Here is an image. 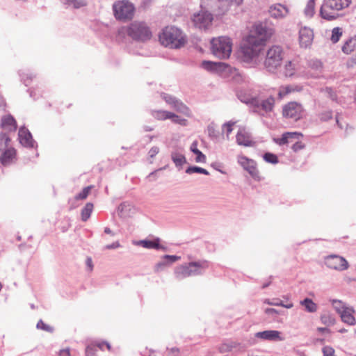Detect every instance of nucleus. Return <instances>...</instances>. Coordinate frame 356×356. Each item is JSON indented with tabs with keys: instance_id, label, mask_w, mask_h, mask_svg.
<instances>
[{
	"instance_id": "obj_1",
	"label": "nucleus",
	"mask_w": 356,
	"mask_h": 356,
	"mask_svg": "<svg viewBox=\"0 0 356 356\" xmlns=\"http://www.w3.org/2000/svg\"><path fill=\"white\" fill-rule=\"evenodd\" d=\"M273 33L274 29L268 26L266 22H256L241 46L238 52L241 61L247 65L256 63L266 42Z\"/></svg>"
},
{
	"instance_id": "obj_2",
	"label": "nucleus",
	"mask_w": 356,
	"mask_h": 356,
	"mask_svg": "<svg viewBox=\"0 0 356 356\" xmlns=\"http://www.w3.org/2000/svg\"><path fill=\"white\" fill-rule=\"evenodd\" d=\"M159 38L163 46L172 49H180L187 42L186 35L182 31L174 26L163 29Z\"/></svg>"
},
{
	"instance_id": "obj_3",
	"label": "nucleus",
	"mask_w": 356,
	"mask_h": 356,
	"mask_svg": "<svg viewBox=\"0 0 356 356\" xmlns=\"http://www.w3.org/2000/svg\"><path fill=\"white\" fill-rule=\"evenodd\" d=\"M208 267L209 262L206 260L191 261L176 267L174 272L175 277L177 280H181L190 276L201 275Z\"/></svg>"
},
{
	"instance_id": "obj_4",
	"label": "nucleus",
	"mask_w": 356,
	"mask_h": 356,
	"mask_svg": "<svg viewBox=\"0 0 356 356\" xmlns=\"http://www.w3.org/2000/svg\"><path fill=\"white\" fill-rule=\"evenodd\" d=\"M350 3L351 0H324L320 8V16L327 21L334 20L340 16L337 12Z\"/></svg>"
},
{
	"instance_id": "obj_5",
	"label": "nucleus",
	"mask_w": 356,
	"mask_h": 356,
	"mask_svg": "<svg viewBox=\"0 0 356 356\" xmlns=\"http://www.w3.org/2000/svg\"><path fill=\"white\" fill-rule=\"evenodd\" d=\"M112 9L116 20L126 22L133 19L136 8L129 0H118L113 3Z\"/></svg>"
},
{
	"instance_id": "obj_6",
	"label": "nucleus",
	"mask_w": 356,
	"mask_h": 356,
	"mask_svg": "<svg viewBox=\"0 0 356 356\" xmlns=\"http://www.w3.org/2000/svg\"><path fill=\"white\" fill-rule=\"evenodd\" d=\"M232 43L229 38L221 36L213 38L211 41L212 54L220 59H227L230 56Z\"/></svg>"
},
{
	"instance_id": "obj_7",
	"label": "nucleus",
	"mask_w": 356,
	"mask_h": 356,
	"mask_svg": "<svg viewBox=\"0 0 356 356\" xmlns=\"http://www.w3.org/2000/svg\"><path fill=\"white\" fill-rule=\"evenodd\" d=\"M284 51L280 45H273L266 54L264 66L268 72H274L282 65Z\"/></svg>"
},
{
	"instance_id": "obj_8",
	"label": "nucleus",
	"mask_w": 356,
	"mask_h": 356,
	"mask_svg": "<svg viewBox=\"0 0 356 356\" xmlns=\"http://www.w3.org/2000/svg\"><path fill=\"white\" fill-rule=\"evenodd\" d=\"M128 35L134 40L145 42L151 39L152 32L145 22H134L127 28Z\"/></svg>"
},
{
	"instance_id": "obj_9",
	"label": "nucleus",
	"mask_w": 356,
	"mask_h": 356,
	"mask_svg": "<svg viewBox=\"0 0 356 356\" xmlns=\"http://www.w3.org/2000/svg\"><path fill=\"white\" fill-rule=\"evenodd\" d=\"M237 161L254 180L257 181H261L262 178L257 168V163L254 160L249 159L244 155H238L237 156Z\"/></svg>"
},
{
	"instance_id": "obj_10",
	"label": "nucleus",
	"mask_w": 356,
	"mask_h": 356,
	"mask_svg": "<svg viewBox=\"0 0 356 356\" xmlns=\"http://www.w3.org/2000/svg\"><path fill=\"white\" fill-rule=\"evenodd\" d=\"M303 112L304 109L302 104L296 102H290L285 104L282 108L283 117L291 118L295 121L302 118Z\"/></svg>"
},
{
	"instance_id": "obj_11",
	"label": "nucleus",
	"mask_w": 356,
	"mask_h": 356,
	"mask_svg": "<svg viewBox=\"0 0 356 356\" xmlns=\"http://www.w3.org/2000/svg\"><path fill=\"white\" fill-rule=\"evenodd\" d=\"M243 0H217L218 14L222 15L227 13L236 14Z\"/></svg>"
},
{
	"instance_id": "obj_12",
	"label": "nucleus",
	"mask_w": 356,
	"mask_h": 356,
	"mask_svg": "<svg viewBox=\"0 0 356 356\" xmlns=\"http://www.w3.org/2000/svg\"><path fill=\"white\" fill-rule=\"evenodd\" d=\"M335 304L342 305V301L338 300H334L332 301V305L337 312V313L340 315V317L341 318V321L349 325H354L356 323L355 318L353 314V313L355 312L353 308H341L343 309L341 310V308L339 307H337Z\"/></svg>"
},
{
	"instance_id": "obj_13",
	"label": "nucleus",
	"mask_w": 356,
	"mask_h": 356,
	"mask_svg": "<svg viewBox=\"0 0 356 356\" xmlns=\"http://www.w3.org/2000/svg\"><path fill=\"white\" fill-rule=\"evenodd\" d=\"M325 265L329 268L344 270L348 268V263L346 259L337 254H330L325 257Z\"/></svg>"
},
{
	"instance_id": "obj_14",
	"label": "nucleus",
	"mask_w": 356,
	"mask_h": 356,
	"mask_svg": "<svg viewBox=\"0 0 356 356\" xmlns=\"http://www.w3.org/2000/svg\"><path fill=\"white\" fill-rule=\"evenodd\" d=\"M18 139L19 143L26 148H35L38 147V144L33 138V136L30 131L25 127H21L18 132Z\"/></svg>"
},
{
	"instance_id": "obj_15",
	"label": "nucleus",
	"mask_w": 356,
	"mask_h": 356,
	"mask_svg": "<svg viewBox=\"0 0 356 356\" xmlns=\"http://www.w3.org/2000/svg\"><path fill=\"white\" fill-rule=\"evenodd\" d=\"M212 16L207 12L195 13L192 20L195 27L206 29L212 21Z\"/></svg>"
},
{
	"instance_id": "obj_16",
	"label": "nucleus",
	"mask_w": 356,
	"mask_h": 356,
	"mask_svg": "<svg viewBox=\"0 0 356 356\" xmlns=\"http://www.w3.org/2000/svg\"><path fill=\"white\" fill-rule=\"evenodd\" d=\"M201 67L208 72L221 73L227 71L229 65L223 62L203 60L201 63Z\"/></svg>"
},
{
	"instance_id": "obj_17",
	"label": "nucleus",
	"mask_w": 356,
	"mask_h": 356,
	"mask_svg": "<svg viewBox=\"0 0 356 356\" xmlns=\"http://www.w3.org/2000/svg\"><path fill=\"white\" fill-rule=\"evenodd\" d=\"M255 337L258 339L270 341H280L284 340V338L281 337V332L280 331L273 330L258 332L255 334Z\"/></svg>"
},
{
	"instance_id": "obj_18",
	"label": "nucleus",
	"mask_w": 356,
	"mask_h": 356,
	"mask_svg": "<svg viewBox=\"0 0 356 356\" xmlns=\"http://www.w3.org/2000/svg\"><path fill=\"white\" fill-rule=\"evenodd\" d=\"M314 38L313 31L304 27L299 31V42L301 47L307 48L311 45Z\"/></svg>"
},
{
	"instance_id": "obj_19",
	"label": "nucleus",
	"mask_w": 356,
	"mask_h": 356,
	"mask_svg": "<svg viewBox=\"0 0 356 356\" xmlns=\"http://www.w3.org/2000/svg\"><path fill=\"white\" fill-rule=\"evenodd\" d=\"M303 135L298 131H293V132H285L284 133L280 138H274L273 141L279 145H284L286 144H289V143L292 142V140L296 139L299 140L300 138L302 137Z\"/></svg>"
},
{
	"instance_id": "obj_20",
	"label": "nucleus",
	"mask_w": 356,
	"mask_h": 356,
	"mask_svg": "<svg viewBox=\"0 0 356 356\" xmlns=\"http://www.w3.org/2000/svg\"><path fill=\"white\" fill-rule=\"evenodd\" d=\"M268 12L272 17L280 19L284 17L288 14L289 10L285 6L276 3L270 6Z\"/></svg>"
},
{
	"instance_id": "obj_21",
	"label": "nucleus",
	"mask_w": 356,
	"mask_h": 356,
	"mask_svg": "<svg viewBox=\"0 0 356 356\" xmlns=\"http://www.w3.org/2000/svg\"><path fill=\"white\" fill-rule=\"evenodd\" d=\"M138 245L147 249L162 250L166 251L168 248L160 244V238H156L154 240L144 239L138 242Z\"/></svg>"
},
{
	"instance_id": "obj_22",
	"label": "nucleus",
	"mask_w": 356,
	"mask_h": 356,
	"mask_svg": "<svg viewBox=\"0 0 356 356\" xmlns=\"http://www.w3.org/2000/svg\"><path fill=\"white\" fill-rule=\"evenodd\" d=\"M243 348L244 346L241 343L232 340H227L219 346L218 350L221 353H225L231 352L234 349L241 350Z\"/></svg>"
},
{
	"instance_id": "obj_23",
	"label": "nucleus",
	"mask_w": 356,
	"mask_h": 356,
	"mask_svg": "<svg viewBox=\"0 0 356 356\" xmlns=\"http://www.w3.org/2000/svg\"><path fill=\"white\" fill-rule=\"evenodd\" d=\"M275 102V97L272 95L269 96L266 99H263L262 101H260L259 97H257L258 106H254L253 108H261L266 113H269L273 110Z\"/></svg>"
},
{
	"instance_id": "obj_24",
	"label": "nucleus",
	"mask_w": 356,
	"mask_h": 356,
	"mask_svg": "<svg viewBox=\"0 0 356 356\" xmlns=\"http://www.w3.org/2000/svg\"><path fill=\"white\" fill-rule=\"evenodd\" d=\"M250 136L245 132V128L240 129L236 134V140L238 145L251 147L253 142L250 139Z\"/></svg>"
},
{
	"instance_id": "obj_25",
	"label": "nucleus",
	"mask_w": 356,
	"mask_h": 356,
	"mask_svg": "<svg viewBox=\"0 0 356 356\" xmlns=\"http://www.w3.org/2000/svg\"><path fill=\"white\" fill-rule=\"evenodd\" d=\"M16 156V149L13 147L5 149L1 154L0 162L1 163L6 166L11 163L13 159Z\"/></svg>"
},
{
	"instance_id": "obj_26",
	"label": "nucleus",
	"mask_w": 356,
	"mask_h": 356,
	"mask_svg": "<svg viewBox=\"0 0 356 356\" xmlns=\"http://www.w3.org/2000/svg\"><path fill=\"white\" fill-rule=\"evenodd\" d=\"M1 127L3 129L8 128L10 131H16L17 128V122L10 114L4 115L1 120Z\"/></svg>"
},
{
	"instance_id": "obj_27",
	"label": "nucleus",
	"mask_w": 356,
	"mask_h": 356,
	"mask_svg": "<svg viewBox=\"0 0 356 356\" xmlns=\"http://www.w3.org/2000/svg\"><path fill=\"white\" fill-rule=\"evenodd\" d=\"M308 66L314 72L311 74L314 78H318L323 72V63L318 59H312L308 61Z\"/></svg>"
},
{
	"instance_id": "obj_28",
	"label": "nucleus",
	"mask_w": 356,
	"mask_h": 356,
	"mask_svg": "<svg viewBox=\"0 0 356 356\" xmlns=\"http://www.w3.org/2000/svg\"><path fill=\"white\" fill-rule=\"evenodd\" d=\"M170 156L172 162L175 163V166L179 168V170L182 168L184 164L187 163L185 156L177 151L172 152Z\"/></svg>"
},
{
	"instance_id": "obj_29",
	"label": "nucleus",
	"mask_w": 356,
	"mask_h": 356,
	"mask_svg": "<svg viewBox=\"0 0 356 356\" xmlns=\"http://www.w3.org/2000/svg\"><path fill=\"white\" fill-rule=\"evenodd\" d=\"M238 98L241 102L249 105L251 107H253L254 106H258L257 97L256 96L253 97L245 92H240L238 94Z\"/></svg>"
},
{
	"instance_id": "obj_30",
	"label": "nucleus",
	"mask_w": 356,
	"mask_h": 356,
	"mask_svg": "<svg viewBox=\"0 0 356 356\" xmlns=\"http://www.w3.org/2000/svg\"><path fill=\"white\" fill-rule=\"evenodd\" d=\"M356 49V35L348 39L343 45L341 50L346 54H349Z\"/></svg>"
},
{
	"instance_id": "obj_31",
	"label": "nucleus",
	"mask_w": 356,
	"mask_h": 356,
	"mask_svg": "<svg viewBox=\"0 0 356 356\" xmlns=\"http://www.w3.org/2000/svg\"><path fill=\"white\" fill-rule=\"evenodd\" d=\"M300 304L305 307V310L309 313L316 312L317 305L309 298H305L300 300Z\"/></svg>"
},
{
	"instance_id": "obj_32",
	"label": "nucleus",
	"mask_w": 356,
	"mask_h": 356,
	"mask_svg": "<svg viewBox=\"0 0 356 356\" xmlns=\"http://www.w3.org/2000/svg\"><path fill=\"white\" fill-rule=\"evenodd\" d=\"M172 108L179 113H181L188 117L191 116V111L190 108L178 99L175 101V104Z\"/></svg>"
},
{
	"instance_id": "obj_33",
	"label": "nucleus",
	"mask_w": 356,
	"mask_h": 356,
	"mask_svg": "<svg viewBox=\"0 0 356 356\" xmlns=\"http://www.w3.org/2000/svg\"><path fill=\"white\" fill-rule=\"evenodd\" d=\"M93 204L91 202H88L81 209V218L83 222H86L90 218L91 213L93 211Z\"/></svg>"
},
{
	"instance_id": "obj_34",
	"label": "nucleus",
	"mask_w": 356,
	"mask_h": 356,
	"mask_svg": "<svg viewBox=\"0 0 356 356\" xmlns=\"http://www.w3.org/2000/svg\"><path fill=\"white\" fill-rule=\"evenodd\" d=\"M264 303L269 305H273V306H280L286 309H290L293 307V305L292 302H289L287 304H284L282 300L280 299H266L264 300Z\"/></svg>"
},
{
	"instance_id": "obj_35",
	"label": "nucleus",
	"mask_w": 356,
	"mask_h": 356,
	"mask_svg": "<svg viewBox=\"0 0 356 356\" xmlns=\"http://www.w3.org/2000/svg\"><path fill=\"white\" fill-rule=\"evenodd\" d=\"M185 172L188 175H191L193 173H198V174H202L205 175H209V172L207 170L200 167L197 165H190L188 166Z\"/></svg>"
},
{
	"instance_id": "obj_36",
	"label": "nucleus",
	"mask_w": 356,
	"mask_h": 356,
	"mask_svg": "<svg viewBox=\"0 0 356 356\" xmlns=\"http://www.w3.org/2000/svg\"><path fill=\"white\" fill-rule=\"evenodd\" d=\"M207 133L209 138L212 140H217L219 138V131L216 129L213 122L207 126Z\"/></svg>"
},
{
	"instance_id": "obj_37",
	"label": "nucleus",
	"mask_w": 356,
	"mask_h": 356,
	"mask_svg": "<svg viewBox=\"0 0 356 356\" xmlns=\"http://www.w3.org/2000/svg\"><path fill=\"white\" fill-rule=\"evenodd\" d=\"M19 75L21 78V81L23 82V83L26 86H28L31 83L33 79L35 76V75L33 74V73H31V72L25 73V72H22V70L19 71Z\"/></svg>"
},
{
	"instance_id": "obj_38",
	"label": "nucleus",
	"mask_w": 356,
	"mask_h": 356,
	"mask_svg": "<svg viewBox=\"0 0 356 356\" xmlns=\"http://www.w3.org/2000/svg\"><path fill=\"white\" fill-rule=\"evenodd\" d=\"M170 111H154L152 113V115L154 118L159 120H170V115H171Z\"/></svg>"
},
{
	"instance_id": "obj_39",
	"label": "nucleus",
	"mask_w": 356,
	"mask_h": 356,
	"mask_svg": "<svg viewBox=\"0 0 356 356\" xmlns=\"http://www.w3.org/2000/svg\"><path fill=\"white\" fill-rule=\"evenodd\" d=\"M262 157H263V159L266 163H271V164H277L279 163V159H278L277 156L274 153L269 152H265L263 154Z\"/></svg>"
},
{
	"instance_id": "obj_40",
	"label": "nucleus",
	"mask_w": 356,
	"mask_h": 356,
	"mask_svg": "<svg viewBox=\"0 0 356 356\" xmlns=\"http://www.w3.org/2000/svg\"><path fill=\"white\" fill-rule=\"evenodd\" d=\"M63 4L67 6H72L74 8L78 9L86 6V2L84 0H65Z\"/></svg>"
},
{
	"instance_id": "obj_41",
	"label": "nucleus",
	"mask_w": 356,
	"mask_h": 356,
	"mask_svg": "<svg viewBox=\"0 0 356 356\" xmlns=\"http://www.w3.org/2000/svg\"><path fill=\"white\" fill-rule=\"evenodd\" d=\"M321 321L326 326H330L334 324L335 318L333 315L325 313L321 316Z\"/></svg>"
},
{
	"instance_id": "obj_42",
	"label": "nucleus",
	"mask_w": 356,
	"mask_h": 356,
	"mask_svg": "<svg viewBox=\"0 0 356 356\" xmlns=\"http://www.w3.org/2000/svg\"><path fill=\"white\" fill-rule=\"evenodd\" d=\"M315 1L314 0H309L304 10V13L307 17H312L314 14Z\"/></svg>"
},
{
	"instance_id": "obj_43",
	"label": "nucleus",
	"mask_w": 356,
	"mask_h": 356,
	"mask_svg": "<svg viewBox=\"0 0 356 356\" xmlns=\"http://www.w3.org/2000/svg\"><path fill=\"white\" fill-rule=\"evenodd\" d=\"M321 92H325L328 97L333 102H338V96L337 92L332 87H325L321 90Z\"/></svg>"
},
{
	"instance_id": "obj_44",
	"label": "nucleus",
	"mask_w": 356,
	"mask_h": 356,
	"mask_svg": "<svg viewBox=\"0 0 356 356\" xmlns=\"http://www.w3.org/2000/svg\"><path fill=\"white\" fill-rule=\"evenodd\" d=\"M342 35V29L340 27H334L332 31L331 41L335 44L339 41Z\"/></svg>"
},
{
	"instance_id": "obj_45",
	"label": "nucleus",
	"mask_w": 356,
	"mask_h": 356,
	"mask_svg": "<svg viewBox=\"0 0 356 356\" xmlns=\"http://www.w3.org/2000/svg\"><path fill=\"white\" fill-rule=\"evenodd\" d=\"M171 121L181 126H186L188 124V120L185 118H182L180 116L177 115L175 113H171L170 118Z\"/></svg>"
},
{
	"instance_id": "obj_46",
	"label": "nucleus",
	"mask_w": 356,
	"mask_h": 356,
	"mask_svg": "<svg viewBox=\"0 0 356 356\" xmlns=\"http://www.w3.org/2000/svg\"><path fill=\"white\" fill-rule=\"evenodd\" d=\"M92 188V186H88L86 187H84L80 193L75 195L74 200L86 199L88 196Z\"/></svg>"
},
{
	"instance_id": "obj_47",
	"label": "nucleus",
	"mask_w": 356,
	"mask_h": 356,
	"mask_svg": "<svg viewBox=\"0 0 356 356\" xmlns=\"http://www.w3.org/2000/svg\"><path fill=\"white\" fill-rule=\"evenodd\" d=\"M36 328L38 330H42L49 333H53L54 331V327L46 324L42 319L39 320L36 325Z\"/></svg>"
},
{
	"instance_id": "obj_48",
	"label": "nucleus",
	"mask_w": 356,
	"mask_h": 356,
	"mask_svg": "<svg viewBox=\"0 0 356 356\" xmlns=\"http://www.w3.org/2000/svg\"><path fill=\"white\" fill-rule=\"evenodd\" d=\"M161 97L168 104L170 105L172 107H173L174 104H175V101L177 99V98L165 92H162L161 94Z\"/></svg>"
},
{
	"instance_id": "obj_49",
	"label": "nucleus",
	"mask_w": 356,
	"mask_h": 356,
	"mask_svg": "<svg viewBox=\"0 0 356 356\" xmlns=\"http://www.w3.org/2000/svg\"><path fill=\"white\" fill-rule=\"evenodd\" d=\"M180 257L177 255H170V254H165L163 256V259H165V262L167 263V264L170 266L171 264L175 263L177 261L180 259Z\"/></svg>"
},
{
	"instance_id": "obj_50",
	"label": "nucleus",
	"mask_w": 356,
	"mask_h": 356,
	"mask_svg": "<svg viewBox=\"0 0 356 356\" xmlns=\"http://www.w3.org/2000/svg\"><path fill=\"white\" fill-rule=\"evenodd\" d=\"M333 117L332 111H325L320 113L319 118L322 122H327L331 120Z\"/></svg>"
},
{
	"instance_id": "obj_51",
	"label": "nucleus",
	"mask_w": 356,
	"mask_h": 356,
	"mask_svg": "<svg viewBox=\"0 0 356 356\" xmlns=\"http://www.w3.org/2000/svg\"><path fill=\"white\" fill-rule=\"evenodd\" d=\"M284 312L282 311H280V310H277L274 308H266L265 309V314L270 316H272L274 320L275 321H277L276 319V317L277 315H280V314H282Z\"/></svg>"
},
{
	"instance_id": "obj_52",
	"label": "nucleus",
	"mask_w": 356,
	"mask_h": 356,
	"mask_svg": "<svg viewBox=\"0 0 356 356\" xmlns=\"http://www.w3.org/2000/svg\"><path fill=\"white\" fill-rule=\"evenodd\" d=\"M167 266H168V265L165 262V259L162 257L161 260L154 266V271L156 273L163 271Z\"/></svg>"
},
{
	"instance_id": "obj_53",
	"label": "nucleus",
	"mask_w": 356,
	"mask_h": 356,
	"mask_svg": "<svg viewBox=\"0 0 356 356\" xmlns=\"http://www.w3.org/2000/svg\"><path fill=\"white\" fill-rule=\"evenodd\" d=\"M10 142V138L8 134L6 133L1 132L0 133V144L2 145V143L4 144V147L8 148L9 143Z\"/></svg>"
},
{
	"instance_id": "obj_54",
	"label": "nucleus",
	"mask_w": 356,
	"mask_h": 356,
	"mask_svg": "<svg viewBox=\"0 0 356 356\" xmlns=\"http://www.w3.org/2000/svg\"><path fill=\"white\" fill-rule=\"evenodd\" d=\"M96 350L93 343L88 345L86 348V356H97Z\"/></svg>"
},
{
	"instance_id": "obj_55",
	"label": "nucleus",
	"mask_w": 356,
	"mask_h": 356,
	"mask_svg": "<svg viewBox=\"0 0 356 356\" xmlns=\"http://www.w3.org/2000/svg\"><path fill=\"white\" fill-rule=\"evenodd\" d=\"M305 147V145L300 142V141H296L293 145L291 146V149L294 152H297L301 149H303Z\"/></svg>"
},
{
	"instance_id": "obj_56",
	"label": "nucleus",
	"mask_w": 356,
	"mask_h": 356,
	"mask_svg": "<svg viewBox=\"0 0 356 356\" xmlns=\"http://www.w3.org/2000/svg\"><path fill=\"white\" fill-rule=\"evenodd\" d=\"M322 351L323 356H334V350L330 346H324Z\"/></svg>"
},
{
	"instance_id": "obj_57",
	"label": "nucleus",
	"mask_w": 356,
	"mask_h": 356,
	"mask_svg": "<svg viewBox=\"0 0 356 356\" xmlns=\"http://www.w3.org/2000/svg\"><path fill=\"white\" fill-rule=\"evenodd\" d=\"M195 161L197 163H206L207 157L200 150L195 154Z\"/></svg>"
},
{
	"instance_id": "obj_58",
	"label": "nucleus",
	"mask_w": 356,
	"mask_h": 356,
	"mask_svg": "<svg viewBox=\"0 0 356 356\" xmlns=\"http://www.w3.org/2000/svg\"><path fill=\"white\" fill-rule=\"evenodd\" d=\"M285 70H286V76H292L293 74V68L292 67V63L291 61H289L285 65Z\"/></svg>"
},
{
	"instance_id": "obj_59",
	"label": "nucleus",
	"mask_w": 356,
	"mask_h": 356,
	"mask_svg": "<svg viewBox=\"0 0 356 356\" xmlns=\"http://www.w3.org/2000/svg\"><path fill=\"white\" fill-rule=\"evenodd\" d=\"M235 124V122L229 121L223 124L222 127L226 128V131L227 134H229L233 130V125Z\"/></svg>"
},
{
	"instance_id": "obj_60",
	"label": "nucleus",
	"mask_w": 356,
	"mask_h": 356,
	"mask_svg": "<svg viewBox=\"0 0 356 356\" xmlns=\"http://www.w3.org/2000/svg\"><path fill=\"white\" fill-rule=\"evenodd\" d=\"M291 91H292V90L290 88V86H286L283 90L279 91V93H278L279 97L280 98H282L286 95L291 93Z\"/></svg>"
},
{
	"instance_id": "obj_61",
	"label": "nucleus",
	"mask_w": 356,
	"mask_h": 356,
	"mask_svg": "<svg viewBox=\"0 0 356 356\" xmlns=\"http://www.w3.org/2000/svg\"><path fill=\"white\" fill-rule=\"evenodd\" d=\"M159 152V147L157 146H154L149 149L148 154L150 158H154Z\"/></svg>"
},
{
	"instance_id": "obj_62",
	"label": "nucleus",
	"mask_w": 356,
	"mask_h": 356,
	"mask_svg": "<svg viewBox=\"0 0 356 356\" xmlns=\"http://www.w3.org/2000/svg\"><path fill=\"white\" fill-rule=\"evenodd\" d=\"M120 247V244L118 241H115L112 243L111 244L106 245L104 247V249L106 250H111V249H116Z\"/></svg>"
},
{
	"instance_id": "obj_63",
	"label": "nucleus",
	"mask_w": 356,
	"mask_h": 356,
	"mask_svg": "<svg viewBox=\"0 0 356 356\" xmlns=\"http://www.w3.org/2000/svg\"><path fill=\"white\" fill-rule=\"evenodd\" d=\"M211 167H212L216 170L219 171L222 174H225V172L222 171L220 168L222 167V164L219 162H214L211 164Z\"/></svg>"
},
{
	"instance_id": "obj_64",
	"label": "nucleus",
	"mask_w": 356,
	"mask_h": 356,
	"mask_svg": "<svg viewBox=\"0 0 356 356\" xmlns=\"http://www.w3.org/2000/svg\"><path fill=\"white\" fill-rule=\"evenodd\" d=\"M190 150L195 154L197 153L200 149L197 148V142L196 140L193 141L190 147Z\"/></svg>"
}]
</instances>
